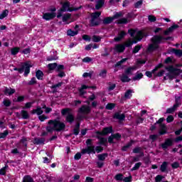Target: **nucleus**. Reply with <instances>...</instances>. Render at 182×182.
<instances>
[{
  "label": "nucleus",
  "instance_id": "f257e3e1",
  "mask_svg": "<svg viewBox=\"0 0 182 182\" xmlns=\"http://www.w3.org/2000/svg\"><path fill=\"white\" fill-rule=\"evenodd\" d=\"M48 124L49 126L46 127V131L48 133H52L53 130L55 132H62L65 130V128L66 127V124H65V123L58 119L49 120Z\"/></svg>",
  "mask_w": 182,
  "mask_h": 182
},
{
  "label": "nucleus",
  "instance_id": "f03ea898",
  "mask_svg": "<svg viewBox=\"0 0 182 182\" xmlns=\"http://www.w3.org/2000/svg\"><path fill=\"white\" fill-rule=\"evenodd\" d=\"M163 39L162 36H155L151 38L152 43L150 44L147 48V52L151 53V52H154L156 49H159V43H161V40Z\"/></svg>",
  "mask_w": 182,
  "mask_h": 182
},
{
  "label": "nucleus",
  "instance_id": "7ed1b4c3",
  "mask_svg": "<svg viewBox=\"0 0 182 182\" xmlns=\"http://www.w3.org/2000/svg\"><path fill=\"white\" fill-rule=\"evenodd\" d=\"M87 147L81 150V154H96L95 151V146L92 144V139H87L86 141Z\"/></svg>",
  "mask_w": 182,
  "mask_h": 182
},
{
  "label": "nucleus",
  "instance_id": "20e7f679",
  "mask_svg": "<svg viewBox=\"0 0 182 182\" xmlns=\"http://www.w3.org/2000/svg\"><path fill=\"white\" fill-rule=\"evenodd\" d=\"M100 15H102L100 11L91 14V19L90 23V26H97L100 25Z\"/></svg>",
  "mask_w": 182,
  "mask_h": 182
},
{
  "label": "nucleus",
  "instance_id": "39448f33",
  "mask_svg": "<svg viewBox=\"0 0 182 182\" xmlns=\"http://www.w3.org/2000/svg\"><path fill=\"white\" fill-rule=\"evenodd\" d=\"M128 33L134 41H140L143 39L144 34L142 31H136V30H129Z\"/></svg>",
  "mask_w": 182,
  "mask_h": 182
},
{
  "label": "nucleus",
  "instance_id": "423d86ee",
  "mask_svg": "<svg viewBox=\"0 0 182 182\" xmlns=\"http://www.w3.org/2000/svg\"><path fill=\"white\" fill-rule=\"evenodd\" d=\"M70 110L71 109L70 108L63 109L61 111V114H63V116H65V114H68L65 118L66 122H68V123H73V122H75V117H73V114L70 112Z\"/></svg>",
  "mask_w": 182,
  "mask_h": 182
},
{
  "label": "nucleus",
  "instance_id": "0eeeda50",
  "mask_svg": "<svg viewBox=\"0 0 182 182\" xmlns=\"http://www.w3.org/2000/svg\"><path fill=\"white\" fill-rule=\"evenodd\" d=\"M166 69V70H168V72H169L167 76L168 77H169V79H171V80H173L174 77H176V76H178V73H177V69L174 68V67L169 66V67H167Z\"/></svg>",
  "mask_w": 182,
  "mask_h": 182
},
{
  "label": "nucleus",
  "instance_id": "6e6552de",
  "mask_svg": "<svg viewBox=\"0 0 182 182\" xmlns=\"http://www.w3.org/2000/svg\"><path fill=\"white\" fill-rule=\"evenodd\" d=\"M70 3H69L68 1L64 3L63 4V9H61L59 11L58 14L57 15V18H62V16H63V12H66L68 11H70Z\"/></svg>",
  "mask_w": 182,
  "mask_h": 182
},
{
  "label": "nucleus",
  "instance_id": "1a4fd4ad",
  "mask_svg": "<svg viewBox=\"0 0 182 182\" xmlns=\"http://www.w3.org/2000/svg\"><path fill=\"white\" fill-rule=\"evenodd\" d=\"M121 139L122 134L119 133L112 134L111 136L108 137V143L112 144L113 143H115L114 140H116V141H119Z\"/></svg>",
  "mask_w": 182,
  "mask_h": 182
},
{
  "label": "nucleus",
  "instance_id": "9d476101",
  "mask_svg": "<svg viewBox=\"0 0 182 182\" xmlns=\"http://www.w3.org/2000/svg\"><path fill=\"white\" fill-rule=\"evenodd\" d=\"M126 49V46L123 44H117L114 48V53H122Z\"/></svg>",
  "mask_w": 182,
  "mask_h": 182
},
{
  "label": "nucleus",
  "instance_id": "9b49d317",
  "mask_svg": "<svg viewBox=\"0 0 182 182\" xmlns=\"http://www.w3.org/2000/svg\"><path fill=\"white\" fill-rule=\"evenodd\" d=\"M31 68H32V65H31L29 63H25L21 67V68H23L24 76H28V75H29Z\"/></svg>",
  "mask_w": 182,
  "mask_h": 182
},
{
  "label": "nucleus",
  "instance_id": "f8f14e48",
  "mask_svg": "<svg viewBox=\"0 0 182 182\" xmlns=\"http://www.w3.org/2000/svg\"><path fill=\"white\" fill-rule=\"evenodd\" d=\"M56 17V13L52 12V13H45L43 15V19H45V21H50L53 19V18Z\"/></svg>",
  "mask_w": 182,
  "mask_h": 182
},
{
  "label": "nucleus",
  "instance_id": "ddd939ff",
  "mask_svg": "<svg viewBox=\"0 0 182 182\" xmlns=\"http://www.w3.org/2000/svg\"><path fill=\"white\" fill-rule=\"evenodd\" d=\"M173 146V140L167 139L165 141V143L161 144V147L164 150L168 149V147Z\"/></svg>",
  "mask_w": 182,
  "mask_h": 182
},
{
  "label": "nucleus",
  "instance_id": "4468645a",
  "mask_svg": "<svg viewBox=\"0 0 182 182\" xmlns=\"http://www.w3.org/2000/svg\"><path fill=\"white\" fill-rule=\"evenodd\" d=\"M79 112L83 113V114H89V113H90V107L86 106V105H82L79 109Z\"/></svg>",
  "mask_w": 182,
  "mask_h": 182
},
{
  "label": "nucleus",
  "instance_id": "2eb2a0df",
  "mask_svg": "<svg viewBox=\"0 0 182 182\" xmlns=\"http://www.w3.org/2000/svg\"><path fill=\"white\" fill-rule=\"evenodd\" d=\"M167 133V126L165 124H161L159 125V134H166Z\"/></svg>",
  "mask_w": 182,
  "mask_h": 182
},
{
  "label": "nucleus",
  "instance_id": "dca6fc26",
  "mask_svg": "<svg viewBox=\"0 0 182 182\" xmlns=\"http://www.w3.org/2000/svg\"><path fill=\"white\" fill-rule=\"evenodd\" d=\"M124 36H126V33L124 31H121L118 36L114 38V41H115V42H119V41H122Z\"/></svg>",
  "mask_w": 182,
  "mask_h": 182
},
{
  "label": "nucleus",
  "instance_id": "f3484780",
  "mask_svg": "<svg viewBox=\"0 0 182 182\" xmlns=\"http://www.w3.org/2000/svg\"><path fill=\"white\" fill-rule=\"evenodd\" d=\"M77 33H79V31L78 30H72V29H68L67 31V36H76V35H77Z\"/></svg>",
  "mask_w": 182,
  "mask_h": 182
},
{
  "label": "nucleus",
  "instance_id": "a211bd4d",
  "mask_svg": "<svg viewBox=\"0 0 182 182\" xmlns=\"http://www.w3.org/2000/svg\"><path fill=\"white\" fill-rule=\"evenodd\" d=\"M45 138H35L33 143V144H45Z\"/></svg>",
  "mask_w": 182,
  "mask_h": 182
},
{
  "label": "nucleus",
  "instance_id": "6ab92c4d",
  "mask_svg": "<svg viewBox=\"0 0 182 182\" xmlns=\"http://www.w3.org/2000/svg\"><path fill=\"white\" fill-rule=\"evenodd\" d=\"M85 89H89V86L82 85L81 87L78 89L80 92V96H83V95H85L86 91H85Z\"/></svg>",
  "mask_w": 182,
  "mask_h": 182
},
{
  "label": "nucleus",
  "instance_id": "aec40b11",
  "mask_svg": "<svg viewBox=\"0 0 182 182\" xmlns=\"http://www.w3.org/2000/svg\"><path fill=\"white\" fill-rule=\"evenodd\" d=\"M178 108V107H177L176 105H174L170 108H168L166 109V114H173V112H176V110H177V109Z\"/></svg>",
  "mask_w": 182,
  "mask_h": 182
},
{
  "label": "nucleus",
  "instance_id": "412c9836",
  "mask_svg": "<svg viewBox=\"0 0 182 182\" xmlns=\"http://www.w3.org/2000/svg\"><path fill=\"white\" fill-rule=\"evenodd\" d=\"M32 114H38V116H41L43 113V110H42L41 107H37L36 109H33L31 112Z\"/></svg>",
  "mask_w": 182,
  "mask_h": 182
},
{
  "label": "nucleus",
  "instance_id": "4be33fe9",
  "mask_svg": "<svg viewBox=\"0 0 182 182\" xmlns=\"http://www.w3.org/2000/svg\"><path fill=\"white\" fill-rule=\"evenodd\" d=\"M114 21L113 17H106L103 19L102 22L104 25H109V23H112Z\"/></svg>",
  "mask_w": 182,
  "mask_h": 182
},
{
  "label": "nucleus",
  "instance_id": "5701e85b",
  "mask_svg": "<svg viewBox=\"0 0 182 182\" xmlns=\"http://www.w3.org/2000/svg\"><path fill=\"white\" fill-rule=\"evenodd\" d=\"M160 68V66L156 67L154 70H151V72L146 71L145 73L146 76H147L148 77H151L153 76V73H154V72H156V70Z\"/></svg>",
  "mask_w": 182,
  "mask_h": 182
},
{
  "label": "nucleus",
  "instance_id": "b1692460",
  "mask_svg": "<svg viewBox=\"0 0 182 182\" xmlns=\"http://www.w3.org/2000/svg\"><path fill=\"white\" fill-rule=\"evenodd\" d=\"M14 93H15V89L8 87L5 89L4 95H8L9 96H11V95H14Z\"/></svg>",
  "mask_w": 182,
  "mask_h": 182
},
{
  "label": "nucleus",
  "instance_id": "393cba45",
  "mask_svg": "<svg viewBox=\"0 0 182 182\" xmlns=\"http://www.w3.org/2000/svg\"><path fill=\"white\" fill-rule=\"evenodd\" d=\"M168 163H167L166 161L163 162V164L161 165V168L160 170L162 173H166V171H167V166H168Z\"/></svg>",
  "mask_w": 182,
  "mask_h": 182
},
{
  "label": "nucleus",
  "instance_id": "a878e982",
  "mask_svg": "<svg viewBox=\"0 0 182 182\" xmlns=\"http://www.w3.org/2000/svg\"><path fill=\"white\" fill-rule=\"evenodd\" d=\"M113 132V128L112 127H105L102 130V134H109Z\"/></svg>",
  "mask_w": 182,
  "mask_h": 182
},
{
  "label": "nucleus",
  "instance_id": "bb28decb",
  "mask_svg": "<svg viewBox=\"0 0 182 182\" xmlns=\"http://www.w3.org/2000/svg\"><path fill=\"white\" fill-rule=\"evenodd\" d=\"M114 119H117L118 120H124V114H120V113H116L114 116Z\"/></svg>",
  "mask_w": 182,
  "mask_h": 182
},
{
  "label": "nucleus",
  "instance_id": "cd10ccee",
  "mask_svg": "<svg viewBox=\"0 0 182 182\" xmlns=\"http://www.w3.org/2000/svg\"><path fill=\"white\" fill-rule=\"evenodd\" d=\"M62 16V19H63V22H68V21H69V19H70V14H63V16Z\"/></svg>",
  "mask_w": 182,
  "mask_h": 182
},
{
  "label": "nucleus",
  "instance_id": "c85d7f7f",
  "mask_svg": "<svg viewBox=\"0 0 182 182\" xmlns=\"http://www.w3.org/2000/svg\"><path fill=\"white\" fill-rule=\"evenodd\" d=\"M117 23H118V25L129 23V20H127V18H122L119 19L117 21Z\"/></svg>",
  "mask_w": 182,
  "mask_h": 182
},
{
  "label": "nucleus",
  "instance_id": "c756f323",
  "mask_svg": "<svg viewBox=\"0 0 182 182\" xmlns=\"http://www.w3.org/2000/svg\"><path fill=\"white\" fill-rule=\"evenodd\" d=\"M105 5V1L102 0H99L97 1V4L95 5V9L99 10L100 8H102Z\"/></svg>",
  "mask_w": 182,
  "mask_h": 182
},
{
  "label": "nucleus",
  "instance_id": "7c9ffc66",
  "mask_svg": "<svg viewBox=\"0 0 182 182\" xmlns=\"http://www.w3.org/2000/svg\"><path fill=\"white\" fill-rule=\"evenodd\" d=\"M100 77H102V79H105L106 76H107V70L106 69L102 70L99 73Z\"/></svg>",
  "mask_w": 182,
  "mask_h": 182
},
{
  "label": "nucleus",
  "instance_id": "2f4dec72",
  "mask_svg": "<svg viewBox=\"0 0 182 182\" xmlns=\"http://www.w3.org/2000/svg\"><path fill=\"white\" fill-rule=\"evenodd\" d=\"M36 76L38 80H42V77H43V73L41 70H38L36 73Z\"/></svg>",
  "mask_w": 182,
  "mask_h": 182
},
{
  "label": "nucleus",
  "instance_id": "473e14b6",
  "mask_svg": "<svg viewBox=\"0 0 182 182\" xmlns=\"http://www.w3.org/2000/svg\"><path fill=\"white\" fill-rule=\"evenodd\" d=\"M21 114L23 119H26L29 118V113L28 112V111L22 110Z\"/></svg>",
  "mask_w": 182,
  "mask_h": 182
},
{
  "label": "nucleus",
  "instance_id": "72a5a7b5",
  "mask_svg": "<svg viewBox=\"0 0 182 182\" xmlns=\"http://www.w3.org/2000/svg\"><path fill=\"white\" fill-rule=\"evenodd\" d=\"M23 182H34V181H33V178H32L31 176L27 175L23 178Z\"/></svg>",
  "mask_w": 182,
  "mask_h": 182
},
{
  "label": "nucleus",
  "instance_id": "f704fd0d",
  "mask_svg": "<svg viewBox=\"0 0 182 182\" xmlns=\"http://www.w3.org/2000/svg\"><path fill=\"white\" fill-rule=\"evenodd\" d=\"M136 70V67H129L125 70L127 75H132V73Z\"/></svg>",
  "mask_w": 182,
  "mask_h": 182
},
{
  "label": "nucleus",
  "instance_id": "c9c22d12",
  "mask_svg": "<svg viewBox=\"0 0 182 182\" xmlns=\"http://www.w3.org/2000/svg\"><path fill=\"white\" fill-rule=\"evenodd\" d=\"M172 52L173 53H175L176 56H179V58L182 56V50H177L176 48H173Z\"/></svg>",
  "mask_w": 182,
  "mask_h": 182
},
{
  "label": "nucleus",
  "instance_id": "e433bc0d",
  "mask_svg": "<svg viewBox=\"0 0 182 182\" xmlns=\"http://www.w3.org/2000/svg\"><path fill=\"white\" fill-rule=\"evenodd\" d=\"M132 93H133V90H127V92L124 94L125 99H130V97H132Z\"/></svg>",
  "mask_w": 182,
  "mask_h": 182
},
{
  "label": "nucleus",
  "instance_id": "4c0bfd02",
  "mask_svg": "<svg viewBox=\"0 0 182 182\" xmlns=\"http://www.w3.org/2000/svg\"><path fill=\"white\" fill-rule=\"evenodd\" d=\"M175 106H176L177 107H180V106L181 105V97H176V100H175Z\"/></svg>",
  "mask_w": 182,
  "mask_h": 182
},
{
  "label": "nucleus",
  "instance_id": "58836bf2",
  "mask_svg": "<svg viewBox=\"0 0 182 182\" xmlns=\"http://www.w3.org/2000/svg\"><path fill=\"white\" fill-rule=\"evenodd\" d=\"M9 14V11H8L7 9L3 11V12L0 14V19H4V18H6Z\"/></svg>",
  "mask_w": 182,
  "mask_h": 182
},
{
  "label": "nucleus",
  "instance_id": "ea45409f",
  "mask_svg": "<svg viewBox=\"0 0 182 182\" xmlns=\"http://www.w3.org/2000/svg\"><path fill=\"white\" fill-rule=\"evenodd\" d=\"M92 41L95 43L100 42L102 41V37L100 36H92Z\"/></svg>",
  "mask_w": 182,
  "mask_h": 182
},
{
  "label": "nucleus",
  "instance_id": "a19ab883",
  "mask_svg": "<svg viewBox=\"0 0 182 182\" xmlns=\"http://www.w3.org/2000/svg\"><path fill=\"white\" fill-rule=\"evenodd\" d=\"M48 68L50 70H53L55 69V68H58V63H50L48 65Z\"/></svg>",
  "mask_w": 182,
  "mask_h": 182
},
{
  "label": "nucleus",
  "instance_id": "79ce46f5",
  "mask_svg": "<svg viewBox=\"0 0 182 182\" xmlns=\"http://www.w3.org/2000/svg\"><path fill=\"white\" fill-rule=\"evenodd\" d=\"M107 156V154H101L97 156L98 160H100L101 161H105L106 159V157Z\"/></svg>",
  "mask_w": 182,
  "mask_h": 182
},
{
  "label": "nucleus",
  "instance_id": "37998d69",
  "mask_svg": "<svg viewBox=\"0 0 182 182\" xmlns=\"http://www.w3.org/2000/svg\"><path fill=\"white\" fill-rule=\"evenodd\" d=\"M136 42H139V41L137 40H134L133 41H132V40H128L126 42V46L127 48H129V46H132L133 45V43H136Z\"/></svg>",
  "mask_w": 182,
  "mask_h": 182
},
{
  "label": "nucleus",
  "instance_id": "c03bdc74",
  "mask_svg": "<svg viewBox=\"0 0 182 182\" xmlns=\"http://www.w3.org/2000/svg\"><path fill=\"white\" fill-rule=\"evenodd\" d=\"M20 143H22L24 147H28V138L23 137L21 139Z\"/></svg>",
  "mask_w": 182,
  "mask_h": 182
},
{
  "label": "nucleus",
  "instance_id": "a18cd8bd",
  "mask_svg": "<svg viewBox=\"0 0 182 182\" xmlns=\"http://www.w3.org/2000/svg\"><path fill=\"white\" fill-rule=\"evenodd\" d=\"M121 80L123 82H130V78H129V76L123 74L121 77Z\"/></svg>",
  "mask_w": 182,
  "mask_h": 182
},
{
  "label": "nucleus",
  "instance_id": "49530a36",
  "mask_svg": "<svg viewBox=\"0 0 182 182\" xmlns=\"http://www.w3.org/2000/svg\"><path fill=\"white\" fill-rule=\"evenodd\" d=\"M80 124L77 123L76 125H75V128L74 129V134L75 136H77V134H79V132H80Z\"/></svg>",
  "mask_w": 182,
  "mask_h": 182
},
{
  "label": "nucleus",
  "instance_id": "de8ad7c7",
  "mask_svg": "<svg viewBox=\"0 0 182 182\" xmlns=\"http://www.w3.org/2000/svg\"><path fill=\"white\" fill-rule=\"evenodd\" d=\"M143 77V73H139L134 77L133 80H140Z\"/></svg>",
  "mask_w": 182,
  "mask_h": 182
},
{
  "label": "nucleus",
  "instance_id": "09e8293b",
  "mask_svg": "<svg viewBox=\"0 0 182 182\" xmlns=\"http://www.w3.org/2000/svg\"><path fill=\"white\" fill-rule=\"evenodd\" d=\"M140 166H141V162H138V163L135 164L134 167L131 169V171H134L136 170H139V168H140Z\"/></svg>",
  "mask_w": 182,
  "mask_h": 182
},
{
  "label": "nucleus",
  "instance_id": "8fccbe9b",
  "mask_svg": "<svg viewBox=\"0 0 182 182\" xmlns=\"http://www.w3.org/2000/svg\"><path fill=\"white\" fill-rule=\"evenodd\" d=\"M11 103L12 102L8 99L4 100V101H3V105L4 106H6V107H9V106H11Z\"/></svg>",
  "mask_w": 182,
  "mask_h": 182
},
{
  "label": "nucleus",
  "instance_id": "3c124183",
  "mask_svg": "<svg viewBox=\"0 0 182 182\" xmlns=\"http://www.w3.org/2000/svg\"><path fill=\"white\" fill-rule=\"evenodd\" d=\"M122 16H123V13L122 12H118V13H116L113 16V19H119V18H122Z\"/></svg>",
  "mask_w": 182,
  "mask_h": 182
},
{
  "label": "nucleus",
  "instance_id": "603ef678",
  "mask_svg": "<svg viewBox=\"0 0 182 182\" xmlns=\"http://www.w3.org/2000/svg\"><path fill=\"white\" fill-rule=\"evenodd\" d=\"M92 60H93V58L90 57H85V58L82 59V62H84V63H90V62H92Z\"/></svg>",
  "mask_w": 182,
  "mask_h": 182
},
{
  "label": "nucleus",
  "instance_id": "864d4df0",
  "mask_svg": "<svg viewBox=\"0 0 182 182\" xmlns=\"http://www.w3.org/2000/svg\"><path fill=\"white\" fill-rule=\"evenodd\" d=\"M6 168H8V166H4L1 169H0V175L1 176H5L6 173Z\"/></svg>",
  "mask_w": 182,
  "mask_h": 182
},
{
  "label": "nucleus",
  "instance_id": "5fc2aeb1",
  "mask_svg": "<svg viewBox=\"0 0 182 182\" xmlns=\"http://www.w3.org/2000/svg\"><path fill=\"white\" fill-rule=\"evenodd\" d=\"M114 108V104L113 103H109L107 104L105 107V109H107V110H112V109Z\"/></svg>",
  "mask_w": 182,
  "mask_h": 182
},
{
  "label": "nucleus",
  "instance_id": "6e6d98bb",
  "mask_svg": "<svg viewBox=\"0 0 182 182\" xmlns=\"http://www.w3.org/2000/svg\"><path fill=\"white\" fill-rule=\"evenodd\" d=\"M148 19H149V22H156V21H157V18H156V16H154L153 15L149 16Z\"/></svg>",
  "mask_w": 182,
  "mask_h": 182
},
{
  "label": "nucleus",
  "instance_id": "4d7b16f0",
  "mask_svg": "<svg viewBox=\"0 0 182 182\" xmlns=\"http://www.w3.org/2000/svg\"><path fill=\"white\" fill-rule=\"evenodd\" d=\"M141 49V46L138 45L134 48L133 53H137Z\"/></svg>",
  "mask_w": 182,
  "mask_h": 182
},
{
  "label": "nucleus",
  "instance_id": "13d9d810",
  "mask_svg": "<svg viewBox=\"0 0 182 182\" xmlns=\"http://www.w3.org/2000/svg\"><path fill=\"white\" fill-rule=\"evenodd\" d=\"M114 178L117 180V181L123 180V175L122 173H118L114 176Z\"/></svg>",
  "mask_w": 182,
  "mask_h": 182
},
{
  "label": "nucleus",
  "instance_id": "bf43d9fd",
  "mask_svg": "<svg viewBox=\"0 0 182 182\" xmlns=\"http://www.w3.org/2000/svg\"><path fill=\"white\" fill-rule=\"evenodd\" d=\"M163 178H164V176H163L161 175H157L155 177V181L156 182H160V181H161V180H163Z\"/></svg>",
  "mask_w": 182,
  "mask_h": 182
},
{
  "label": "nucleus",
  "instance_id": "052dcab7",
  "mask_svg": "<svg viewBox=\"0 0 182 182\" xmlns=\"http://www.w3.org/2000/svg\"><path fill=\"white\" fill-rule=\"evenodd\" d=\"M19 52V48L15 47L11 49V55H16Z\"/></svg>",
  "mask_w": 182,
  "mask_h": 182
},
{
  "label": "nucleus",
  "instance_id": "680f3d73",
  "mask_svg": "<svg viewBox=\"0 0 182 182\" xmlns=\"http://www.w3.org/2000/svg\"><path fill=\"white\" fill-rule=\"evenodd\" d=\"M9 134L8 131H4L2 133H0V139H5Z\"/></svg>",
  "mask_w": 182,
  "mask_h": 182
},
{
  "label": "nucleus",
  "instance_id": "e2e57ef3",
  "mask_svg": "<svg viewBox=\"0 0 182 182\" xmlns=\"http://www.w3.org/2000/svg\"><path fill=\"white\" fill-rule=\"evenodd\" d=\"M92 75H93V71H90V73H85L82 76L83 77H92Z\"/></svg>",
  "mask_w": 182,
  "mask_h": 182
},
{
  "label": "nucleus",
  "instance_id": "0e129e2a",
  "mask_svg": "<svg viewBox=\"0 0 182 182\" xmlns=\"http://www.w3.org/2000/svg\"><path fill=\"white\" fill-rule=\"evenodd\" d=\"M174 121V117L173 115H168L166 118L167 123H171V122Z\"/></svg>",
  "mask_w": 182,
  "mask_h": 182
},
{
  "label": "nucleus",
  "instance_id": "69168bd1",
  "mask_svg": "<svg viewBox=\"0 0 182 182\" xmlns=\"http://www.w3.org/2000/svg\"><path fill=\"white\" fill-rule=\"evenodd\" d=\"M127 60V58H124L122 59L120 61L117 62L115 65L116 68H117V66H120V65H122V63H124V62H126Z\"/></svg>",
  "mask_w": 182,
  "mask_h": 182
},
{
  "label": "nucleus",
  "instance_id": "338daca9",
  "mask_svg": "<svg viewBox=\"0 0 182 182\" xmlns=\"http://www.w3.org/2000/svg\"><path fill=\"white\" fill-rule=\"evenodd\" d=\"M36 78L32 77L31 80L28 82V85L32 86V85H36Z\"/></svg>",
  "mask_w": 182,
  "mask_h": 182
},
{
  "label": "nucleus",
  "instance_id": "774afa93",
  "mask_svg": "<svg viewBox=\"0 0 182 182\" xmlns=\"http://www.w3.org/2000/svg\"><path fill=\"white\" fill-rule=\"evenodd\" d=\"M173 63V57H168L164 61V63Z\"/></svg>",
  "mask_w": 182,
  "mask_h": 182
}]
</instances>
